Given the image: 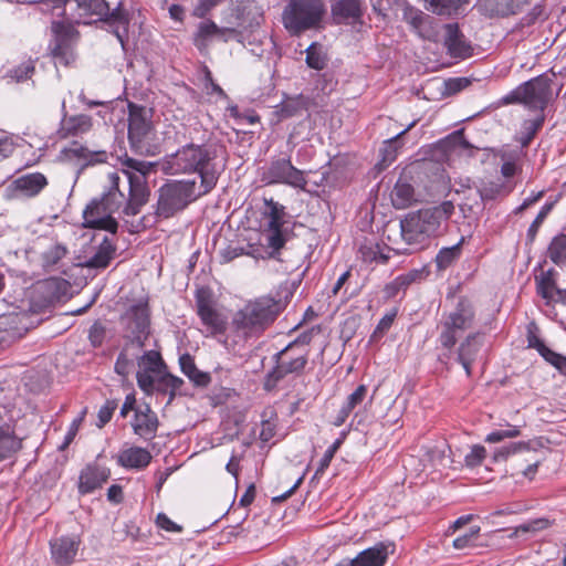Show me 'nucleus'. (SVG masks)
Listing matches in <instances>:
<instances>
[{"mask_svg": "<svg viewBox=\"0 0 566 566\" xmlns=\"http://www.w3.org/2000/svg\"><path fill=\"white\" fill-rule=\"evenodd\" d=\"M426 9L436 14L450 15L468 0H423Z\"/></svg>", "mask_w": 566, "mask_h": 566, "instance_id": "obj_39", "label": "nucleus"}, {"mask_svg": "<svg viewBox=\"0 0 566 566\" xmlns=\"http://www.w3.org/2000/svg\"><path fill=\"white\" fill-rule=\"evenodd\" d=\"M463 243L464 237H461L458 243L453 244L452 247H446L439 250L434 259L438 271L447 270L460 259Z\"/></svg>", "mask_w": 566, "mask_h": 566, "instance_id": "obj_36", "label": "nucleus"}, {"mask_svg": "<svg viewBox=\"0 0 566 566\" xmlns=\"http://www.w3.org/2000/svg\"><path fill=\"white\" fill-rule=\"evenodd\" d=\"M396 144H387L380 149L381 159L375 165L378 171L385 170L396 159Z\"/></svg>", "mask_w": 566, "mask_h": 566, "instance_id": "obj_58", "label": "nucleus"}, {"mask_svg": "<svg viewBox=\"0 0 566 566\" xmlns=\"http://www.w3.org/2000/svg\"><path fill=\"white\" fill-rule=\"evenodd\" d=\"M262 181L266 185L284 184L300 189L307 185L304 174L292 165L290 158L272 160L262 174Z\"/></svg>", "mask_w": 566, "mask_h": 566, "instance_id": "obj_14", "label": "nucleus"}, {"mask_svg": "<svg viewBox=\"0 0 566 566\" xmlns=\"http://www.w3.org/2000/svg\"><path fill=\"white\" fill-rule=\"evenodd\" d=\"M54 42L51 54L55 64L67 66L75 60L74 46L78 39V32L74 27L64 21L52 22Z\"/></svg>", "mask_w": 566, "mask_h": 566, "instance_id": "obj_13", "label": "nucleus"}, {"mask_svg": "<svg viewBox=\"0 0 566 566\" xmlns=\"http://www.w3.org/2000/svg\"><path fill=\"white\" fill-rule=\"evenodd\" d=\"M156 525L166 531L172 533H181L182 526L171 521L165 513H158L156 516Z\"/></svg>", "mask_w": 566, "mask_h": 566, "instance_id": "obj_64", "label": "nucleus"}, {"mask_svg": "<svg viewBox=\"0 0 566 566\" xmlns=\"http://www.w3.org/2000/svg\"><path fill=\"white\" fill-rule=\"evenodd\" d=\"M14 420L6 407L0 406V462L22 449V439L15 434Z\"/></svg>", "mask_w": 566, "mask_h": 566, "instance_id": "obj_20", "label": "nucleus"}, {"mask_svg": "<svg viewBox=\"0 0 566 566\" xmlns=\"http://www.w3.org/2000/svg\"><path fill=\"white\" fill-rule=\"evenodd\" d=\"M286 302L272 296L249 301L233 317V326L244 336H260L285 310Z\"/></svg>", "mask_w": 566, "mask_h": 566, "instance_id": "obj_3", "label": "nucleus"}, {"mask_svg": "<svg viewBox=\"0 0 566 566\" xmlns=\"http://www.w3.org/2000/svg\"><path fill=\"white\" fill-rule=\"evenodd\" d=\"M207 144H186L176 153L167 156L163 169L170 175L196 172L209 165L211 155Z\"/></svg>", "mask_w": 566, "mask_h": 566, "instance_id": "obj_7", "label": "nucleus"}, {"mask_svg": "<svg viewBox=\"0 0 566 566\" xmlns=\"http://www.w3.org/2000/svg\"><path fill=\"white\" fill-rule=\"evenodd\" d=\"M342 443V439H337L328 447L318 462L315 476L322 475L326 471Z\"/></svg>", "mask_w": 566, "mask_h": 566, "instance_id": "obj_54", "label": "nucleus"}, {"mask_svg": "<svg viewBox=\"0 0 566 566\" xmlns=\"http://www.w3.org/2000/svg\"><path fill=\"white\" fill-rule=\"evenodd\" d=\"M306 64L314 70H323L327 64L326 54L323 52L322 46L317 43H312L306 49Z\"/></svg>", "mask_w": 566, "mask_h": 566, "instance_id": "obj_43", "label": "nucleus"}, {"mask_svg": "<svg viewBox=\"0 0 566 566\" xmlns=\"http://www.w3.org/2000/svg\"><path fill=\"white\" fill-rule=\"evenodd\" d=\"M224 0H198L193 8L192 15L196 18H205L213 8L222 3Z\"/></svg>", "mask_w": 566, "mask_h": 566, "instance_id": "obj_62", "label": "nucleus"}, {"mask_svg": "<svg viewBox=\"0 0 566 566\" xmlns=\"http://www.w3.org/2000/svg\"><path fill=\"white\" fill-rule=\"evenodd\" d=\"M117 406L118 401L116 399L106 400V402L99 408L97 412V428L102 429L111 421L114 411L117 409Z\"/></svg>", "mask_w": 566, "mask_h": 566, "instance_id": "obj_51", "label": "nucleus"}, {"mask_svg": "<svg viewBox=\"0 0 566 566\" xmlns=\"http://www.w3.org/2000/svg\"><path fill=\"white\" fill-rule=\"evenodd\" d=\"M263 219L266 221L264 235L268 247L271 249L270 255L279 259L280 250L285 245L286 235L282 230L287 213L285 207L273 198H264V208L262 210Z\"/></svg>", "mask_w": 566, "mask_h": 566, "instance_id": "obj_8", "label": "nucleus"}, {"mask_svg": "<svg viewBox=\"0 0 566 566\" xmlns=\"http://www.w3.org/2000/svg\"><path fill=\"white\" fill-rule=\"evenodd\" d=\"M367 395V387L365 385H359L346 399L344 405L337 412L333 424L336 427H340L345 423L352 411L359 406Z\"/></svg>", "mask_w": 566, "mask_h": 566, "instance_id": "obj_32", "label": "nucleus"}, {"mask_svg": "<svg viewBox=\"0 0 566 566\" xmlns=\"http://www.w3.org/2000/svg\"><path fill=\"white\" fill-rule=\"evenodd\" d=\"M326 13L324 0H291L282 13L284 28L291 35L319 25Z\"/></svg>", "mask_w": 566, "mask_h": 566, "instance_id": "obj_4", "label": "nucleus"}, {"mask_svg": "<svg viewBox=\"0 0 566 566\" xmlns=\"http://www.w3.org/2000/svg\"><path fill=\"white\" fill-rule=\"evenodd\" d=\"M453 212L454 205L450 200L409 212L400 221L403 241L412 247V250L421 249L428 239L439 234L441 224L447 222Z\"/></svg>", "mask_w": 566, "mask_h": 566, "instance_id": "obj_2", "label": "nucleus"}, {"mask_svg": "<svg viewBox=\"0 0 566 566\" xmlns=\"http://www.w3.org/2000/svg\"><path fill=\"white\" fill-rule=\"evenodd\" d=\"M82 227L86 229L104 230L115 235L118 231V221L108 212L99 198H93L82 213Z\"/></svg>", "mask_w": 566, "mask_h": 566, "instance_id": "obj_15", "label": "nucleus"}, {"mask_svg": "<svg viewBox=\"0 0 566 566\" xmlns=\"http://www.w3.org/2000/svg\"><path fill=\"white\" fill-rule=\"evenodd\" d=\"M482 342L479 333L469 334L458 348L457 360L475 361L481 350Z\"/></svg>", "mask_w": 566, "mask_h": 566, "instance_id": "obj_35", "label": "nucleus"}, {"mask_svg": "<svg viewBox=\"0 0 566 566\" xmlns=\"http://www.w3.org/2000/svg\"><path fill=\"white\" fill-rule=\"evenodd\" d=\"M196 179L167 180L157 190L154 213L143 216L136 223H130L128 231L138 233L154 227L160 219H170L184 211L200 197L196 190Z\"/></svg>", "mask_w": 566, "mask_h": 566, "instance_id": "obj_1", "label": "nucleus"}, {"mask_svg": "<svg viewBox=\"0 0 566 566\" xmlns=\"http://www.w3.org/2000/svg\"><path fill=\"white\" fill-rule=\"evenodd\" d=\"M130 424L135 434L146 441H150L157 436L159 419L157 413L151 410L150 406L145 403L143 407H138L135 410Z\"/></svg>", "mask_w": 566, "mask_h": 566, "instance_id": "obj_21", "label": "nucleus"}, {"mask_svg": "<svg viewBox=\"0 0 566 566\" xmlns=\"http://www.w3.org/2000/svg\"><path fill=\"white\" fill-rule=\"evenodd\" d=\"M272 360L274 366L265 375L263 384L266 391L275 389L277 384L289 375H302L308 363V353L307 350L296 353L292 349V345H286L272 356Z\"/></svg>", "mask_w": 566, "mask_h": 566, "instance_id": "obj_6", "label": "nucleus"}, {"mask_svg": "<svg viewBox=\"0 0 566 566\" xmlns=\"http://www.w3.org/2000/svg\"><path fill=\"white\" fill-rule=\"evenodd\" d=\"M127 107L129 142H140L148 138L153 129V109L133 102H129Z\"/></svg>", "mask_w": 566, "mask_h": 566, "instance_id": "obj_19", "label": "nucleus"}, {"mask_svg": "<svg viewBox=\"0 0 566 566\" xmlns=\"http://www.w3.org/2000/svg\"><path fill=\"white\" fill-rule=\"evenodd\" d=\"M124 164L134 171H124L128 179L129 192L122 211L124 216L134 217L142 211V208L149 200L150 189L146 175L155 166V163L127 158Z\"/></svg>", "mask_w": 566, "mask_h": 566, "instance_id": "obj_5", "label": "nucleus"}, {"mask_svg": "<svg viewBox=\"0 0 566 566\" xmlns=\"http://www.w3.org/2000/svg\"><path fill=\"white\" fill-rule=\"evenodd\" d=\"M208 166L205 165L202 169L196 171L199 175L200 187L202 188L200 191H197L200 196L208 193L217 184V176L213 171H209Z\"/></svg>", "mask_w": 566, "mask_h": 566, "instance_id": "obj_53", "label": "nucleus"}, {"mask_svg": "<svg viewBox=\"0 0 566 566\" xmlns=\"http://www.w3.org/2000/svg\"><path fill=\"white\" fill-rule=\"evenodd\" d=\"M122 319L125 322L126 338L138 349L145 346L149 336L150 313L147 300H140L128 307Z\"/></svg>", "mask_w": 566, "mask_h": 566, "instance_id": "obj_11", "label": "nucleus"}, {"mask_svg": "<svg viewBox=\"0 0 566 566\" xmlns=\"http://www.w3.org/2000/svg\"><path fill=\"white\" fill-rule=\"evenodd\" d=\"M333 12L343 18H357L360 9L357 0H339L333 8Z\"/></svg>", "mask_w": 566, "mask_h": 566, "instance_id": "obj_46", "label": "nucleus"}, {"mask_svg": "<svg viewBox=\"0 0 566 566\" xmlns=\"http://www.w3.org/2000/svg\"><path fill=\"white\" fill-rule=\"evenodd\" d=\"M388 558V546L379 542L349 559L350 566H384Z\"/></svg>", "mask_w": 566, "mask_h": 566, "instance_id": "obj_29", "label": "nucleus"}, {"mask_svg": "<svg viewBox=\"0 0 566 566\" xmlns=\"http://www.w3.org/2000/svg\"><path fill=\"white\" fill-rule=\"evenodd\" d=\"M197 314L202 324L211 334H221L226 331V319L214 308L210 291L198 289L195 294Z\"/></svg>", "mask_w": 566, "mask_h": 566, "instance_id": "obj_18", "label": "nucleus"}, {"mask_svg": "<svg viewBox=\"0 0 566 566\" xmlns=\"http://www.w3.org/2000/svg\"><path fill=\"white\" fill-rule=\"evenodd\" d=\"M553 525V521L546 517H538L534 520H530L518 526L515 527L514 533L511 537L518 535L520 533H537L539 531L546 530Z\"/></svg>", "mask_w": 566, "mask_h": 566, "instance_id": "obj_45", "label": "nucleus"}, {"mask_svg": "<svg viewBox=\"0 0 566 566\" xmlns=\"http://www.w3.org/2000/svg\"><path fill=\"white\" fill-rule=\"evenodd\" d=\"M443 38L444 46L451 56L464 59L470 55L471 48L464 41L463 34L460 32L458 24H446Z\"/></svg>", "mask_w": 566, "mask_h": 566, "instance_id": "obj_26", "label": "nucleus"}, {"mask_svg": "<svg viewBox=\"0 0 566 566\" xmlns=\"http://www.w3.org/2000/svg\"><path fill=\"white\" fill-rule=\"evenodd\" d=\"M551 261L557 266H566V234L553 238L547 249Z\"/></svg>", "mask_w": 566, "mask_h": 566, "instance_id": "obj_38", "label": "nucleus"}, {"mask_svg": "<svg viewBox=\"0 0 566 566\" xmlns=\"http://www.w3.org/2000/svg\"><path fill=\"white\" fill-rule=\"evenodd\" d=\"M530 444L528 442H512L509 446L496 449L493 454V460L495 462L506 460L511 454H515L521 451H528Z\"/></svg>", "mask_w": 566, "mask_h": 566, "instance_id": "obj_50", "label": "nucleus"}, {"mask_svg": "<svg viewBox=\"0 0 566 566\" xmlns=\"http://www.w3.org/2000/svg\"><path fill=\"white\" fill-rule=\"evenodd\" d=\"M185 381L170 373H166L157 379L156 391L169 392V402L175 398L177 394H180V389Z\"/></svg>", "mask_w": 566, "mask_h": 566, "instance_id": "obj_37", "label": "nucleus"}, {"mask_svg": "<svg viewBox=\"0 0 566 566\" xmlns=\"http://www.w3.org/2000/svg\"><path fill=\"white\" fill-rule=\"evenodd\" d=\"M111 476V470L96 463L87 464L78 476V493L82 495L90 494L102 488Z\"/></svg>", "mask_w": 566, "mask_h": 566, "instance_id": "obj_23", "label": "nucleus"}, {"mask_svg": "<svg viewBox=\"0 0 566 566\" xmlns=\"http://www.w3.org/2000/svg\"><path fill=\"white\" fill-rule=\"evenodd\" d=\"M394 251L385 243L366 240L360 244L358 253L365 263L386 264L390 259V252Z\"/></svg>", "mask_w": 566, "mask_h": 566, "instance_id": "obj_30", "label": "nucleus"}, {"mask_svg": "<svg viewBox=\"0 0 566 566\" xmlns=\"http://www.w3.org/2000/svg\"><path fill=\"white\" fill-rule=\"evenodd\" d=\"M116 245L107 235H105L97 247L96 252L85 260L83 266L88 269H105L114 259Z\"/></svg>", "mask_w": 566, "mask_h": 566, "instance_id": "obj_31", "label": "nucleus"}, {"mask_svg": "<svg viewBox=\"0 0 566 566\" xmlns=\"http://www.w3.org/2000/svg\"><path fill=\"white\" fill-rule=\"evenodd\" d=\"M545 120L544 113H536L533 118L524 120L520 130V142H531L542 128Z\"/></svg>", "mask_w": 566, "mask_h": 566, "instance_id": "obj_40", "label": "nucleus"}, {"mask_svg": "<svg viewBox=\"0 0 566 566\" xmlns=\"http://www.w3.org/2000/svg\"><path fill=\"white\" fill-rule=\"evenodd\" d=\"M521 434L517 426L507 424V429H501L490 432L485 437V442L497 443L507 438H516Z\"/></svg>", "mask_w": 566, "mask_h": 566, "instance_id": "obj_52", "label": "nucleus"}, {"mask_svg": "<svg viewBox=\"0 0 566 566\" xmlns=\"http://www.w3.org/2000/svg\"><path fill=\"white\" fill-rule=\"evenodd\" d=\"M151 371L143 370L136 374V380L138 387L147 395H150L154 390H156V380L150 375Z\"/></svg>", "mask_w": 566, "mask_h": 566, "instance_id": "obj_61", "label": "nucleus"}, {"mask_svg": "<svg viewBox=\"0 0 566 566\" xmlns=\"http://www.w3.org/2000/svg\"><path fill=\"white\" fill-rule=\"evenodd\" d=\"M302 109V103L298 99L289 98L280 106L277 113L282 118H287L297 115Z\"/></svg>", "mask_w": 566, "mask_h": 566, "instance_id": "obj_60", "label": "nucleus"}, {"mask_svg": "<svg viewBox=\"0 0 566 566\" xmlns=\"http://www.w3.org/2000/svg\"><path fill=\"white\" fill-rule=\"evenodd\" d=\"M181 371L198 387H207L211 377L208 373L199 370L190 354H184L179 357Z\"/></svg>", "mask_w": 566, "mask_h": 566, "instance_id": "obj_34", "label": "nucleus"}, {"mask_svg": "<svg viewBox=\"0 0 566 566\" xmlns=\"http://www.w3.org/2000/svg\"><path fill=\"white\" fill-rule=\"evenodd\" d=\"M530 0H478L479 11L490 18L516 14Z\"/></svg>", "mask_w": 566, "mask_h": 566, "instance_id": "obj_24", "label": "nucleus"}, {"mask_svg": "<svg viewBox=\"0 0 566 566\" xmlns=\"http://www.w3.org/2000/svg\"><path fill=\"white\" fill-rule=\"evenodd\" d=\"M106 336L105 326L95 322L88 331V340L94 348L101 347Z\"/></svg>", "mask_w": 566, "mask_h": 566, "instance_id": "obj_59", "label": "nucleus"}, {"mask_svg": "<svg viewBox=\"0 0 566 566\" xmlns=\"http://www.w3.org/2000/svg\"><path fill=\"white\" fill-rule=\"evenodd\" d=\"M99 200L104 203L108 212L113 216L115 212L119 211L120 208L124 209V206L126 203V196L125 193H105L103 192L101 197H98Z\"/></svg>", "mask_w": 566, "mask_h": 566, "instance_id": "obj_48", "label": "nucleus"}, {"mask_svg": "<svg viewBox=\"0 0 566 566\" xmlns=\"http://www.w3.org/2000/svg\"><path fill=\"white\" fill-rule=\"evenodd\" d=\"M486 450L481 444H474L471 451L464 457V463L468 468H476L485 459Z\"/></svg>", "mask_w": 566, "mask_h": 566, "instance_id": "obj_57", "label": "nucleus"}, {"mask_svg": "<svg viewBox=\"0 0 566 566\" xmlns=\"http://www.w3.org/2000/svg\"><path fill=\"white\" fill-rule=\"evenodd\" d=\"M101 20L107 22L112 27L117 25L113 30V33L119 41L122 48H124L125 40L128 35L130 17L127 10L123 8V3L119 1L113 10L108 7V13H106Z\"/></svg>", "mask_w": 566, "mask_h": 566, "instance_id": "obj_27", "label": "nucleus"}, {"mask_svg": "<svg viewBox=\"0 0 566 566\" xmlns=\"http://www.w3.org/2000/svg\"><path fill=\"white\" fill-rule=\"evenodd\" d=\"M536 292L543 298L549 302H554L556 297V291L560 289L557 287L555 279L536 276Z\"/></svg>", "mask_w": 566, "mask_h": 566, "instance_id": "obj_44", "label": "nucleus"}, {"mask_svg": "<svg viewBox=\"0 0 566 566\" xmlns=\"http://www.w3.org/2000/svg\"><path fill=\"white\" fill-rule=\"evenodd\" d=\"M48 186L46 177L41 172L22 175L11 181L4 190L9 200L36 197Z\"/></svg>", "mask_w": 566, "mask_h": 566, "instance_id": "obj_17", "label": "nucleus"}, {"mask_svg": "<svg viewBox=\"0 0 566 566\" xmlns=\"http://www.w3.org/2000/svg\"><path fill=\"white\" fill-rule=\"evenodd\" d=\"M480 526H471L468 533L460 535L453 539V547L455 549L475 547L478 545L476 541L480 535Z\"/></svg>", "mask_w": 566, "mask_h": 566, "instance_id": "obj_47", "label": "nucleus"}, {"mask_svg": "<svg viewBox=\"0 0 566 566\" xmlns=\"http://www.w3.org/2000/svg\"><path fill=\"white\" fill-rule=\"evenodd\" d=\"M218 31L219 27L213 21L201 22L195 34V45L199 50L206 49L208 46V40L212 36H217Z\"/></svg>", "mask_w": 566, "mask_h": 566, "instance_id": "obj_42", "label": "nucleus"}, {"mask_svg": "<svg viewBox=\"0 0 566 566\" xmlns=\"http://www.w3.org/2000/svg\"><path fill=\"white\" fill-rule=\"evenodd\" d=\"M76 6L77 14L74 18L77 23H90L88 19L95 18L101 20L108 13V0H49L44 3L43 11L51 8L52 14L55 17L66 15V8Z\"/></svg>", "mask_w": 566, "mask_h": 566, "instance_id": "obj_12", "label": "nucleus"}, {"mask_svg": "<svg viewBox=\"0 0 566 566\" xmlns=\"http://www.w3.org/2000/svg\"><path fill=\"white\" fill-rule=\"evenodd\" d=\"M444 93L447 95H453L462 91L470 85V81L467 77L449 78L443 82Z\"/></svg>", "mask_w": 566, "mask_h": 566, "instance_id": "obj_63", "label": "nucleus"}, {"mask_svg": "<svg viewBox=\"0 0 566 566\" xmlns=\"http://www.w3.org/2000/svg\"><path fill=\"white\" fill-rule=\"evenodd\" d=\"M151 453L142 447H130L120 451L117 457V463L125 469L143 470L151 461Z\"/></svg>", "mask_w": 566, "mask_h": 566, "instance_id": "obj_28", "label": "nucleus"}, {"mask_svg": "<svg viewBox=\"0 0 566 566\" xmlns=\"http://www.w3.org/2000/svg\"><path fill=\"white\" fill-rule=\"evenodd\" d=\"M553 205H544L541 209V211L537 213L536 218L534 219V221L531 223V226L528 227L527 229V233H526V239L530 243L534 242L535 238H536V234H537V231H538V228L541 227V224L543 223V221L545 220V218L547 217L548 212L551 211Z\"/></svg>", "mask_w": 566, "mask_h": 566, "instance_id": "obj_55", "label": "nucleus"}, {"mask_svg": "<svg viewBox=\"0 0 566 566\" xmlns=\"http://www.w3.org/2000/svg\"><path fill=\"white\" fill-rule=\"evenodd\" d=\"M138 365L148 371H157L164 365L161 355L156 350L145 352L138 360Z\"/></svg>", "mask_w": 566, "mask_h": 566, "instance_id": "obj_49", "label": "nucleus"}, {"mask_svg": "<svg viewBox=\"0 0 566 566\" xmlns=\"http://www.w3.org/2000/svg\"><path fill=\"white\" fill-rule=\"evenodd\" d=\"M93 128L92 117L88 115L65 116L61 122L59 130L61 138H80L90 133Z\"/></svg>", "mask_w": 566, "mask_h": 566, "instance_id": "obj_25", "label": "nucleus"}, {"mask_svg": "<svg viewBox=\"0 0 566 566\" xmlns=\"http://www.w3.org/2000/svg\"><path fill=\"white\" fill-rule=\"evenodd\" d=\"M80 541L72 536H60L50 541L53 566H71L77 555Z\"/></svg>", "mask_w": 566, "mask_h": 566, "instance_id": "obj_22", "label": "nucleus"}, {"mask_svg": "<svg viewBox=\"0 0 566 566\" xmlns=\"http://www.w3.org/2000/svg\"><path fill=\"white\" fill-rule=\"evenodd\" d=\"M475 317L472 303L461 297L454 308L442 323V332L439 336L440 344L446 349H451L458 342L457 332L470 328Z\"/></svg>", "mask_w": 566, "mask_h": 566, "instance_id": "obj_10", "label": "nucleus"}, {"mask_svg": "<svg viewBox=\"0 0 566 566\" xmlns=\"http://www.w3.org/2000/svg\"><path fill=\"white\" fill-rule=\"evenodd\" d=\"M390 199L396 209H406L416 202L415 188L411 184L399 178L391 190Z\"/></svg>", "mask_w": 566, "mask_h": 566, "instance_id": "obj_33", "label": "nucleus"}, {"mask_svg": "<svg viewBox=\"0 0 566 566\" xmlns=\"http://www.w3.org/2000/svg\"><path fill=\"white\" fill-rule=\"evenodd\" d=\"M67 254V249L61 243L51 245L42 253V265L44 269L50 270L55 268L62 259Z\"/></svg>", "mask_w": 566, "mask_h": 566, "instance_id": "obj_41", "label": "nucleus"}, {"mask_svg": "<svg viewBox=\"0 0 566 566\" xmlns=\"http://www.w3.org/2000/svg\"><path fill=\"white\" fill-rule=\"evenodd\" d=\"M397 312L392 311L390 313H387L377 324L376 328L374 329L370 342L377 340L381 338L391 327L395 318H396Z\"/></svg>", "mask_w": 566, "mask_h": 566, "instance_id": "obj_56", "label": "nucleus"}, {"mask_svg": "<svg viewBox=\"0 0 566 566\" xmlns=\"http://www.w3.org/2000/svg\"><path fill=\"white\" fill-rule=\"evenodd\" d=\"M551 94L549 81L543 76L517 86L503 97L505 104L522 103L530 108L543 113Z\"/></svg>", "mask_w": 566, "mask_h": 566, "instance_id": "obj_9", "label": "nucleus"}, {"mask_svg": "<svg viewBox=\"0 0 566 566\" xmlns=\"http://www.w3.org/2000/svg\"><path fill=\"white\" fill-rule=\"evenodd\" d=\"M107 158V151L92 150L83 144H72L70 147H64L59 154L61 163L73 165L78 168V172L90 166L104 164Z\"/></svg>", "mask_w": 566, "mask_h": 566, "instance_id": "obj_16", "label": "nucleus"}]
</instances>
